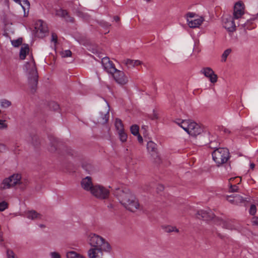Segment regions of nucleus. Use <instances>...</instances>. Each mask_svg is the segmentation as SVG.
I'll use <instances>...</instances> for the list:
<instances>
[{"label":"nucleus","mask_w":258,"mask_h":258,"mask_svg":"<svg viewBox=\"0 0 258 258\" xmlns=\"http://www.w3.org/2000/svg\"><path fill=\"white\" fill-rule=\"evenodd\" d=\"M56 15L58 16L64 18L67 22H73L74 18L70 16L67 11L60 9L56 11Z\"/></svg>","instance_id":"412c9836"},{"label":"nucleus","mask_w":258,"mask_h":258,"mask_svg":"<svg viewBox=\"0 0 258 258\" xmlns=\"http://www.w3.org/2000/svg\"><path fill=\"white\" fill-rule=\"evenodd\" d=\"M104 252L103 248L91 247L87 251V256L88 258H103Z\"/></svg>","instance_id":"4468645a"},{"label":"nucleus","mask_w":258,"mask_h":258,"mask_svg":"<svg viewBox=\"0 0 258 258\" xmlns=\"http://www.w3.org/2000/svg\"><path fill=\"white\" fill-rule=\"evenodd\" d=\"M88 241L91 247L103 248L106 252H109L111 250V246L109 242L99 235L90 233L88 236Z\"/></svg>","instance_id":"39448f33"},{"label":"nucleus","mask_w":258,"mask_h":258,"mask_svg":"<svg viewBox=\"0 0 258 258\" xmlns=\"http://www.w3.org/2000/svg\"><path fill=\"white\" fill-rule=\"evenodd\" d=\"M12 103L7 99H2L0 101V106L3 108H7L11 106Z\"/></svg>","instance_id":"cd10ccee"},{"label":"nucleus","mask_w":258,"mask_h":258,"mask_svg":"<svg viewBox=\"0 0 258 258\" xmlns=\"http://www.w3.org/2000/svg\"><path fill=\"white\" fill-rule=\"evenodd\" d=\"M51 258H60V255L56 252H52L50 253Z\"/></svg>","instance_id":"79ce46f5"},{"label":"nucleus","mask_w":258,"mask_h":258,"mask_svg":"<svg viewBox=\"0 0 258 258\" xmlns=\"http://www.w3.org/2000/svg\"><path fill=\"white\" fill-rule=\"evenodd\" d=\"M185 17L186 18L187 24L191 28H196L199 27L204 21V18L202 16H199L192 12L187 13Z\"/></svg>","instance_id":"6e6552de"},{"label":"nucleus","mask_w":258,"mask_h":258,"mask_svg":"<svg viewBox=\"0 0 258 258\" xmlns=\"http://www.w3.org/2000/svg\"><path fill=\"white\" fill-rule=\"evenodd\" d=\"M234 199L235 200V204H238L243 202L244 201L243 198L239 195H235L234 196Z\"/></svg>","instance_id":"f704fd0d"},{"label":"nucleus","mask_w":258,"mask_h":258,"mask_svg":"<svg viewBox=\"0 0 258 258\" xmlns=\"http://www.w3.org/2000/svg\"><path fill=\"white\" fill-rule=\"evenodd\" d=\"M29 48L27 44H24L21 47L20 51V57L21 59H24L26 55L29 53Z\"/></svg>","instance_id":"b1692460"},{"label":"nucleus","mask_w":258,"mask_h":258,"mask_svg":"<svg viewBox=\"0 0 258 258\" xmlns=\"http://www.w3.org/2000/svg\"><path fill=\"white\" fill-rule=\"evenodd\" d=\"M83 167L86 170L88 171L89 173H91L92 172V167L91 165L89 164L87 167L85 165H83Z\"/></svg>","instance_id":"37998d69"},{"label":"nucleus","mask_w":258,"mask_h":258,"mask_svg":"<svg viewBox=\"0 0 258 258\" xmlns=\"http://www.w3.org/2000/svg\"><path fill=\"white\" fill-rule=\"evenodd\" d=\"M176 122L190 136L198 138L199 140L207 143V138L209 136V133L204 132L203 129L197 123L190 120L180 119H178Z\"/></svg>","instance_id":"f03ea898"},{"label":"nucleus","mask_w":258,"mask_h":258,"mask_svg":"<svg viewBox=\"0 0 258 258\" xmlns=\"http://www.w3.org/2000/svg\"><path fill=\"white\" fill-rule=\"evenodd\" d=\"M0 146L2 147L3 148H4V145L3 144H0Z\"/></svg>","instance_id":"6e6d98bb"},{"label":"nucleus","mask_w":258,"mask_h":258,"mask_svg":"<svg viewBox=\"0 0 258 258\" xmlns=\"http://www.w3.org/2000/svg\"><path fill=\"white\" fill-rule=\"evenodd\" d=\"M66 256L67 258H86L85 255L77 253L75 251H68L66 254Z\"/></svg>","instance_id":"393cba45"},{"label":"nucleus","mask_w":258,"mask_h":258,"mask_svg":"<svg viewBox=\"0 0 258 258\" xmlns=\"http://www.w3.org/2000/svg\"><path fill=\"white\" fill-rule=\"evenodd\" d=\"M57 37L55 33H52L51 34V41H53L55 43L57 42Z\"/></svg>","instance_id":"c03bdc74"},{"label":"nucleus","mask_w":258,"mask_h":258,"mask_svg":"<svg viewBox=\"0 0 258 258\" xmlns=\"http://www.w3.org/2000/svg\"><path fill=\"white\" fill-rule=\"evenodd\" d=\"M27 184V181L22 179L20 174L15 173L4 179L1 184L0 188L2 189H5L19 186L21 188H24Z\"/></svg>","instance_id":"20e7f679"},{"label":"nucleus","mask_w":258,"mask_h":258,"mask_svg":"<svg viewBox=\"0 0 258 258\" xmlns=\"http://www.w3.org/2000/svg\"><path fill=\"white\" fill-rule=\"evenodd\" d=\"M162 229L166 232H175L178 233L179 232L178 229L175 226L171 225H164L162 226Z\"/></svg>","instance_id":"a878e982"},{"label":"nucleus","mask_w":258,"mask_h":258,"mask_svg":"<svg viewBox=\"0 0 258 258\" xmlns=\"http://www.w3.org/2000/svg\"><path fill=\"white\" fill-rule=\"evenodd\" d=\"M256 212V207L254 205H252L250 206V209H249V213L251 215H254Z\"/></svg>","instance_id":"ea45409f"},{"label":"nucleus","mask_w":258,"mask_h":258,"mask_svg":"<svg viewBox=\"0 0 258 258\" xmlns=\"http://www.w3.org/2000/svg\"><path fill=\"white\" fill-rule=\"evenodd\" d=\"M241 179H239V181L237 183V184H239V183L241 182Z\"/></svg>","instance_id":"4d7b16f0"},{"label":"nucleus","mask_w":258,"mask_h":258,"mask_svg":"<svg viewBox=\"0 0 258 258\" xmlns=\"http://www.w3.org/2000/svg\"><path fill=\"white\" fill-rule=\"evenodd\" d=\"M81 186L84 190L91 194V190L94 187L92 178L90 176H87L83 178L81 181Z\"/></svg>","instance_id":"dca6fc26"},{"label":"nucleus","mask_w":258,"mask_h":258,"mask_svg":"<svg viewBox=\"0 0 258 258\" xmlns=\"http://www.w3.org/2000/svg\"><path fill=\"white\" fill-rule=\"evenodd\" d=\"M117 133L120 141L122 143L125 142L127 140V134L125 133L124 130L121 132H118Z\"/></svg>","instance_id":"c85d7f7f"},{"label":"nucleus","mask_w":258,"mask_h":258,"mask_svg":"<svg viewBox=\"0 0 258 258\" xmlns=\"http://www.w3.org/2000/svg\"><path fill=\"white\" fill-rule=\"evenodd\" d=\"M1 112V110H0V113Z\"/></svg>","instance_id":"13d9d810"},{"label":"nucleus","mask_w":258,"mask_h":258,"mask_svg":"<svg viewBox=\"0 0 258 258\" xmlns=\"http://www.w3.org/2000/svg\"><path fill=\"white\" fill-rule=\"evenodd\" d=\"M25 216L29 219L36 220L41 219L42 215L35 210H30L25 212Z\"/></svg>","instance_id":"6ab92c4d"},{"label":"nucleus","mask_w":258,"mask_h":258,"mask_svg":"<svg viewBox=\"0 0 258 258\" xmlns=\"http://www.w3.org/2000/svg\"><path fill=\"white\" fill-rule=\"evenodd\" d=\"M35 35L39 38H43L48 32V28L46 24L42 20L37 21L35 24Z\"/></svg>","instance_id":"9b49d317"},{"label":"nucleus","mask_w":258,"mask_h":258,"mask_svg":"<svg viewBox=\"0 0 258 258\" xmlns=\"http://www.w3.org/2000/svg\"><path fill=\"white\" fill-rule=\"evenodd\" d=\"M214 214L210 210H200L197 213V217L205 220H210L214 218Z\"/></svg>","instance_id":"a211bd4d"},{"label":"nucleus","mask_w":258,"mask_h":258,"mask_svg":"<svg viewBox=\"0 0 258 258\" xmlns=\"http://www.w3.org/2000/svg\"><path fill=\"white\" fill-rule=\"evenodd\" d=\"M55 150V147H54V148H52L50 149L51 151H52H52H54Z\"/></svg>","instance_id":"603ef678"},{"label":"nucleus","mask_w":258,"mask_h":258,"mask_svg":"<svg viewBox=\"0 0 258 258\" xmlns=\"http://www.w3.org/2000/svg\"><path fill=\"white\" fill-rule=\"evenodd\" d=\"M8 127V124L6 123V120L0 119V130L6 129Z\"/></svg>","instance_id":"4c0bfd02"},{"label":"nucleus","mask_w":258,"mask_h":258,"mask_svg":"<svg viewBox=\"0 0 258 258\" xmlns=\"http://www.w3.org/2000/svg\"><path fill=\"white\" fill-rule=\"evenodd\" d=\"M15 2H16V3H20V0H14Z\"/></svg>","instance_id":"864d4df0"},{"label":"nucleus","mask_w":258,"mask_h":258,"mask_svg":"<svg viewBox=\"0 0 258 258\" xmlns=\"http://www.w3.org/2000/svg\"><path fill=\"white\" fill-rule=\"evenodd\" d=\"M60 54L62 57H67L71 56L72 53L70 50H66L61 51Z\"/></svg>","instance_id":"72a5a7b5"},{"label":"nucleus","mask_w":258,"mask_h":258,"mask_svg":"<svg viewBox=\"0 0 258 258\" xmlns=\"http://www.w3.org/2000/svg\"><path fill=\"white\" fill-rule=\"evenodd\" d=\"M5 149V147L4 146V148H3L2 147L0 146V151L2 150H4Z\"/></svg>","instance_id":"5fc2aeb1"},{"label":"nucleus","mask_w":258,"mask_h":258,"mask_svg":"<svg viewBox=\"0 0 258 258\" xmlns=\"http://www.w3.org/2000/svg\"><path fill=\"white\" fill-rule=\"evenodd\" d=\"M24 67L27 73L28 85L30 90L31 92L34 93L37 88L38 75L33 59L27 62Z\"/></svg>","instance_id":"7ed1b4c3"},{"label":"nucleus","mask_w":258,"mask_h":258,"mask_svg":"<svg viewBox=\"0 0 258 258\" xmlns=\"http://www.w3.org/2000/svg\"><path fill=\"white\" fill-rule=\"evenodd\" d=\"M130 130L133 135L136 136L139 134V127L137 125H133L131 126Z\"/></svg>","instance_id":"7c9ffc66"},{"label":"nucleus","mask_w":258,"mask_h":258,"mask_svg":"<svg viewBox=\"0 0 258 258\" xmlns=\"http://www.w3.org/2000/svg\"><path fill=\"white\" fill-rule=\"evenodd\" d=\"M102 64L104 69L109 74H112L116 70L114 64L107 57L102 59Z\"/></svg>","instance_id":"2eb2a0df"},{"label":"nucleus","mask_w":258,"mask_h":258,"mask_svg":"<svg viewBox=\"0 0 258 258\" xmlns=\"http://www.w3.org/2000/svg\"><path fill=\"white\" fill-rule=\"evenodd\" d=\"M147 149L152 156H157V145L152 141H149L147 143Z\"/></svg>","instance_id":"4be33fe9"},{"label":"nucleus","mask_w":258,"mask_h":258,"mask_svg":"<svg viewBox=\"0 0 258 258\" xmlns=\"http://www.w3.org/2000/svg\"><path fill=\"white\" fill-rule=\"evenodd\" d=\"M8 208V204L6 201H3L0 203V212L5 211Z\"/></svg>","instance_id":"473e14b6"},{"label":"nucleus","mask_w":258,"mask_h":258,"mask_svg":"<svg viewBox=\"0 0 258 258\" xmlns=\"http://www.w3.org/2000/svg\"><path fill=\"white\" fill-rule=\"evenodd\" d=\"M91 194L99 200L107 199L110 195L109 190L101 184H94V187L91 190Z\"/></svg>","instance_id":"0eeeda50"},{"label":"nucleus","mask_w":258,"mask_h":258,"mask_svg":"<svg viewBox=\"0 0 258 258\" xmlns=\"http://www.w3.org/2000/svg\"><path fill=\"white\" fill-rule=\"evenodd\" d=\"M250 168H251L252 169H253L254 168V167H255V164H254V163H251V164H250Z\"/></svg>","instance_id":"8fccbe9b"},{"label":"nucleus","mask_w":258,"mask_h":258,"mask_svg":"<svg viewBox=\"0 0 258 258\" xmlns=\"http://www.w3.org/2000/svg\"><path fill=\"white\" fill-rule=\"evenodd\" d=\"M252 223L253 225H258V217H253L252 219Z\"/></svg>","instance_id":"a18cd8bd"},{"label":"nucleus","mask_w":258,"mask_h":258,"mask_svg":"<svg viewBox=\"0 0 258 258\" xmlns=\"http://www.w3.org/2000/svg\"><path fill=\"white\" fill-rule=\"evenodd\" d=\"M224 226L226 228L231 230L234 229L235 228L230 221L225 222L224 223Z\"/></svg>","instance_id":"e433bc0d"},{"label":"nucleus","mask_w":258,"mask_h":258,"mask_svg":"<svg viewBox=\"0 0 258 258\" xmlns=\"http://www.w3.org/2000/svg\"><path fill=\"white\" fill-rule=\"evenodd\" d=\"M39 226L41 228H44L45 227V225L44 224H39Z\"/></svg>","instance_id":"3c124183"},{"label":"nucleus","mask_w":258,"mask_h":258,"mask_svg":"<svg viewBox=\"0 0 258 258\" xmlns=\"http://www.w3.org/2000/svg\"><path fill=\"white\" fill-rule=\"evenodd\" d=\"M11 43L14 47H18L22 43V39L19 38L17 40H11Z\"/></svg>","instance_id":"2f4dec72"},{"label":"nucleus","mask_w":258,"mask_h":258,"mask_svg":"<svg viewBox=\"0 0 258 258\" xmlns=\"http://www.w3.org/2000/svg\"><path fill=\"white\" fill-rule=\"evenodd\" d=\"M112 75L115 82L119 85H124L128 82L127 77L122 71L116 69Z\"/></svg>","instance_id":"f8f14e48"},{"label":"nucleus","mask_w":258,"mask_h":258,"mask_svg":"<svg viewBox=\"0 0 258 258\" xmlns=\"http://www.w3.org/2000/svg\"><path fill=\"white\" fill-rule=\"evenodd\" d=\"M237 20L235 19L234 17L230 15H225L222 19V25L223 27L228 32H233L236 30V24H238Z\"/></svg>","instance_id":"1a4fd4ad"},{"label":"nucleus","mask_w":258,"mask_h":258,"mask_svg":"<svg viewBox=\"0 0 258 258\" xmlns=\"http://www.w3.org/2000/svg\"><path fill=\"white\" fill-rule=\"evenodd\" d=\"M227 200L230 203L235 204V200L234 199V195L227 196Z\"/></svg>","instance_id":"a19ab883"},{"label":"nucleus","mask_w":258,"mask_h":258,"mask_svg":"<svg viewBox=\"0 0 258 258\" xmlns=\"http://www.w3.org/2000/svg\"><path fill=\"white\" fill-rule=\"evenodd\" d=\"M115 126L117 132L124 130L122 122L119 119H116L115 121Z\"/></svg>","instance_id":"bb28decb"},{"label":"nucleus","mask_w":258,"mask_h":258,"mask_svg":"<svg viewBox=\"0 0 258 258\" xmlns=\"http://www.w3.org/2000/svg\"><path fill=\"white\" fill-rule=\"evenodd\" d=\"M121 63L128 69L134 68L142 64V62L139 60H134L128 58L124 59L122 60Z\"/></svg>","instance_id":"aec40b11"},{"label":"nucleus","mask_w":258,"mask_h":258,"mask_svg":"<svg viewBox=\"0 0 258 258\" xmlns=\"http://www.w3.org/2000/svg\"><path fill=\"white\" fill-rule=\"evenodd\" d=\"M7 258H17L14 252L11 250H7Z\"/></svg>","instance_id":"58836bf2"},{"label":"nucleus","mask_w":258,"mask_h":258,"mask_svg":"<svg viewBox=\"0 0 258 258\" xmlns=\"http://www.w3.org/2000/svg\"><path fill=\"white\" fill-rule=\"evenodd\" d=\"M109 118V106L107 104L104 110H101L98 116L97 121L101 124L106 123Z\"/></svg>","instance_id":"f3484780"},{"label":"nucleus","mask_w":258,"mask_h":258,"mask_svg":"<svg viewBox=\"0 0 258 258\" xmlns=\"http://www.w3.org/2000/svg\"><path fill=\"white\" fill-rule=\"evenodd\" d=\"M113 19L116 22H118L119 21V20H120L118 16L114 17Z\"/></svg>","instance_id":"de8ad7c7"},{"label":"nucleus","mask_w":258,"mask_h":258,"mask_svg":"<svg viewBox=\"0 0 258 258\" xmlns=\"http://www.w3.org/2000/svg\"><path fill=\"white\" fill-rule=\"evenodd\" d=\"M114 195L119 203L127 210L135 212L139 208L138 201L130 190L118 188L115 191Z\"/></svg>","instance_id":"f257e3e1"},{"label":"nucleus","mask_w":258,"mask_h":258,"mask_svg":"<svg viewBox=\"0 0 258 258\" xmlns=\"http://www.w3.org/2000/svg\"><path fill=\"white\" fill-rule=\"evenodd\" d=\"M23 4H24V5H21L23 9L24 10V11L25 12L26 9L29 10V8H30V3L28 0H24Z\"/></svg>","instance_id":"c9c22d12"},{"label":"nucleus","mask_w":258,"mask_h":258,"mask_svg":"<svg viewBox=\"0 0 258 258\" xmlns=\"http://www.w3.org/2000/svg\"><path fill=\"white\" fill-rule=\"evenodd\" d=\"M232 50L231 48L226 49L222 55V61L225 62L226 61L228 56L231 52Z\"/></svg>","instance_id":"c756f323"},{"label":"nucleus","mask_w":258,"mask_h":258,"mask_svg":"<svg viewBox=\"0 0 258 258\" xmlns=\"http://www.w3.org/2000/svg\"><path fill=\"white\" fill-rule=\"evenodd\" d=\"M245 7L243 3L236 2L233 7V15L235 19L239 20L245 14Z\"/></svg>","instance_id":"9d476101"},{"label":"nucleus","mask_w":258,"mask_h":258,"mask_svg":"<svg viewBox=\"0 0 258 258\" xmlns=\"http://www.w3.org/2000/svg\"><path fill=\"white\" fill-rule=\"evenodd\" d=\"M236 177L234 178H231L229 179V191L231 192H238L239 191V187L236 184H234L233 181L236 179Z\"/></svg>","instance_id":"5701e85b"},{"label":"nucleus","mask_w":258,"mask_h":258,"mask_svg":"<svg viewBox=\"0 0 258 258\" xmlns=\"http://www.w3.org/2000/svg\"><path fill=\"white\" fill-rule=\"evenodd\" d=\"M136 136L138 137V140L139 142H140V143H142L143 142V138L142 137V136L139 134H138V135H137Z\"/></svg>","instance_id":"49530a36"},{"label":"nucleus","mask_w":258,"mask_h":258,"mask_svg":"<svg viewBox=\"0 0 258 258\" xmlns=\"http://www.w3.org/2000/svg\"><path fill=\"white\" fill-rule=\"evenodd\" d=\"M213 159L218 166L227 162L230 157V153L226 148H219L212 153Z\"/></svg>","instance_id":"423d86ee"},{"label":"nucleus","mask_w":258,"mask_h":258,"mask_svg":"<svg viewBox=\"0 0 258 258\" xmlns=\"http://www.w3.org/2000/svg\"><path fill=\"white\" fill-rule=\"evenodd\" d=\"M201 73L208 78L212 83L214 84L217 82L218 76L211 68H204L201 70Z\"/></svg>","instance_id":"ddd939ff"},{"label":"nucleus","mask_w":258,"mask_h":258,"mask_svg":"<svg viewBox=\"0 0 258 258\" xmlns=\"http://www.w3.org/2000/svg\"><path fill=\"white\" fill-rule=\"evenodd\" d=\"M157 117H158L156 113H155V114H154L153 116L152 117V119H156V118H157Z\"/></svg>","instance_id":"09e8293b"}]
</instances>
